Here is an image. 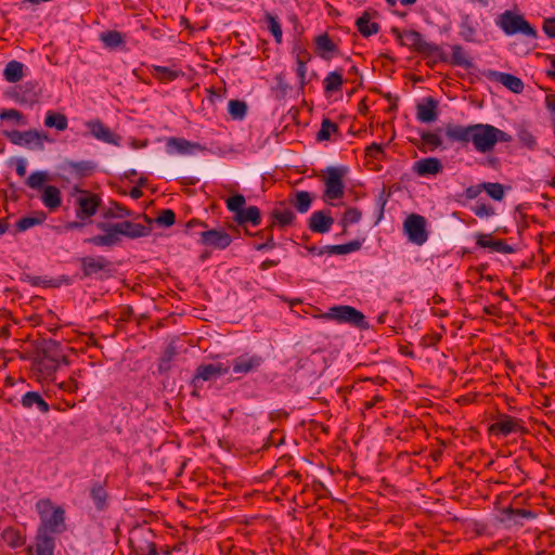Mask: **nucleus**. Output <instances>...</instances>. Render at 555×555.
<instances>
[{"instance_id": "27", "label": "nucleus", "mask_w": 555, "mask_h": 555, "mask_svg": "<svg viewBox=\"0 0 555 555\" xmlns=\"http://www.w3.org/2000/svg\"><path fill=\"white\" fill-rule=\"evenodd\" d=\"M233 219L236 225L241 228H244L247 223L258 227L262 222L261 211L257 206L245 207Z\"/></svg>"}, {"instance_id": "56", "label": "nucleus", "mask_w": 555, "mask_h": 555, "mask_svg": "<svg viewBox=\"0 0 555 555\" xmlns=\"http://www.w3.org/2000/svg\"><path fill=\"white\" fill-rule=\"evenodd\" d=\"M246 199L243 194L234 193L225 199L227 209L236 216L242 209L245 208Z\"/></svg>"}, {"instance_id": "64", "label": "nucleus", "mask_w": 555, "mask_h": 555, "mask_svg": "<svg viewBox=\"0 0 555 555\" xmlns=\"http://www.w3.org/2000/svg\"><path fill=\"white\" fill-rule=\"evenodd\" d=\"M365 156L370 158H374L377 160H383L386 158V153L384 150V145L373 142L365 149Z\"/></svg>"}, {"instance_id": "6", "label": "nucleus", "mask_w": 555, "mask_h": 555, "mask_svg": "<svg viewBox=\"0 0 555 555\" xmlns=\"http://www.w3.org/2000/svg\"><path fill=\"white\" fill-rule=\"evenodd\" d=\"M495 498L496 500L493 503L494 520L505 528L522 526L524 519H532L535 517L534 513L529 509L513 508L508 493H495Z\"/></svg>"}, {"instance_id": "17", "label": "nucleus", "mask_w": 555, "mask_h": 555, "mask_svg": "<svg viewBox=\"0 0 555 555\" xmlns=\"http://www.w3.org/2000/svg\"><path fill=\"white\" fill-rule=\"evenodd\" d=\"M89 133L99 141L118 145L119 137L116 135L101 119H91L85 122Z\"/></svg>"}, {"instance_id": "57", "label": "nucleus", "mask_w": 555, "mask_h": 555, "mask_svg": "<svg viewBox=\"0 0 555 555\" xmlns=\"http://www.w3.org/2000/svg\"><path fill=\"white\" fill-rule=\"evenodd\" d=\"M27 134L29 137L24 138V142L22 146H26L29 150L33 151H44V144L41 142H38V130L36 129H29L27 130Z\"/></svg>"}, {"instance_id": "32", "label": "nucleus", "mask_w": 555, "mask_h": 555, "mask_svg": "<svg viewBox=\"0 0 555 555\" xmlns=\"http://www.w3.org/2000/svg\"><path fill=\"white\" fill-rule=\"evenodd\" d=\"M363 240H353L345 244L338 245H326L319 250V256L324 254L328 255H347L357 250H360L362 247Z\"/></svg>"}, {"instance_id": "33", "label": "nucleus", "mask_w": 555, "mask_h": 555, "mask_svg": "<svg viewBox=\"0 0 555 555\" xmlns=\"http://www.w3.org/2000/svg\"><path fill=\"white\" fill-rule=\"evenodd\" d=\"M100 40L108 50L126 48V36L118 30H107L100 34Z\"/></svg>"}, {"instance_id": "52", "label": "nucleus", "mask_w": 555, "mask_h": 555, "mask_svg": "<svg viewBox=\"0 0 555 555\" xmlns=\"http://www.w3.org/2000/svg\"><path fill=\"white\" fill-rule=\"evenodd\" d=\"M274 81L275 86L272 89L276 91L275 98L278 100H284L292 90V86L286 81L283 73L275 75Z\"/></svg>"}, {"instance_id": "7", "label": "nucleus", "mask_w": 555, "mask_h": 555, "mask_svg": "<svg viewBox=\"0 0 555 555\" xmlns=\"http://www.w3.org/2000/svg\"><path fill=\"white\" fill-rule=\"evenodd\" d=\"M62 344L54 339H43L36 347V356L33 359V369L48 376L53 375L57 370V357Z\"/></svg>"}, {"instance_id": "25", "label": "nucleus", "mask_w": 555, "mask_h": 555, "mask_svg": "<svg viewBox=\"0 0 555 555\" xmlns=\"http://www.w3.org/2000/svg\"><path fill=\"white\" fill-rule=\"evenodd\" d=\"M202 150V146L197 142H191L184 138H175L171 137L166 142V151L168 154H183L190 155L194 154L195 151Z\"/></svg>"}, {"instance_id": "24", "label": "nucleus", "mask_w": 555, "mask_h": 555, "mask_svg": "<svg viewBox=\"0 0 555 555\" xmlns=\"http://www.w3.org/2000/svg\"><path fill=\"white\" fill-rule=\"evenodd\" d=\"M413 171L420 177L437 176L443 171V165L439 158L426 157L413 164Z\"/></svg>"}, {"instance_id": "40", "label": "nucleus", "mask_w": 555, "mask_h": 555, "mask_svg": "<svg viewBox=\"0 0 555 555\" xmlns=\"http://www.w3.org/2000/svg\"><path fill=\"white\" fill-rule=\"evenodd\" d=\"M335 134L340 137V130L336 122L332 121L330 118H323L321 121V127L317 132V141L323 142L331 140V135Z\"/></svg>"}, {"instance_id": "14", "label": "nucleus", "mask_w": 555, "mask_h": 555, "mask_svg": "<svg viewBox=\"0 0 555 555\" xmlns=\"http://www.w3.org/2000/svg\"><path fill=\"white\" fill-rule=\"evenodd\" d=\"M324 171L326 177L322 179L325 186L323 197L330 201L343 198L345 193L344 178L348 173V167L328 166Z\"/></svg>"}, {"instance_id": "43", "label": "nucleus", "mask_w": 555, "mask_h": 555, "mask_svg": "<svg viewBox=\"0 0 555 555\" xmlns=\"http://www.w3.org/2000/svg\"><path fill=\"white\" fill-rule=\"evenodd\" d=\"M513 140L512 135L503 130L488 125V153L491 152L498 142L508 143Z\"/></svg>"}, {"instance_id": "53", "label": "nucleus", "mask_w": 555, "mask_h": 555, "mask_svg": "<svg viewBox=\"0 0 555 555\" xmlns=\"http://www.w3.org/2000/svg\"><path fill=\"white\" fill-rule=\"evenodd\" d=\"M292 53L295 55L296 65H299L300 63L307 65L312 59L311 53L305 44L300 42V40L295 41Z\"/></svg>"}, {"instance_id": "23", "label": "nucleus", "mask_w": 555, "mask_h": 555, "mask_svg": "<svg viewBox=\"0 0 555 555\" xmlns=\"http://www.w3.org/2000/svg\"><path fill=\"white\" fill-rule=\"evenodd\" d=\"M102 221H111L114 219H125V218H133L138 219L139 215L134 212L132 209L128 208L124 204L117 201H111L109 207L102 208L101 211Z\"/></svg>"}, {"instance_id": "16", "label": "nucleus", "mask_w": 555, "mask_h": 555, "mask_svg": "<svg viewBox=\"0 0 555 555\" xmlns=\"http://www.w3.org/2000/svg\"><path fill=\"white\" fill-rule=\"evenodd\" d=\"M264 363V358L260 354L254 353L250 354L245 352L232 361L233 372L236 374H249L257 372L261 365Z\"/></svg>"}, {"instance_id": "3", "label": "nucleus", "mask_w": 555, "mask_h": 555, "mask_svg": "<svg viewBox=\"0 0 555 555\" xmlns=\"http://www.w3.org/2000/svg\"><path fill=\"white\" fill-rule=\"evenodd\" d=\"M390 31L396 37V40L400 46L408 47L410 50L422 54L424 57L437 55L440 61H448V55L442 48L438 44L425 41L420 31L414 29L401 31L395 26L391 27Z\"/></svg>"}, {"instance_id": "44", "label": "nucleus", "mask_w": 555, "mask_h": 555, "mask_svg": "<svg viewBox=\"0 0 555 555\" xmlns=\"http://www.w3.org/2000/svg\"><path fill=\"white\" fill-rule=\"evenodd\" d=\"M313 196L307 191H296L291 203L299 214L307 212L312 205Z\"/></svg>"}, {"instance_id": "42", "label": "nucleus", "mask_w": 555, "mask_h": 555, "mask_svg": "<svg viewBox=\"0 0 555 555\" xmlns=\"http://www.w3.org/2000/svg\"><path fill=\"white\" fill-rule=\"evenodd\" d=\"M264 22L267 23V29L274 38V41L280 44L283 40L282 25L276 15L270 12H266L263 15Z\"/></svg>"}, {"instance_id": "11", "label": "nucleus", "mask_w": 555, "mask_h": 555, "mask_svg": "<svg viewBox=\"0 0 555 555\" xmlns=\"http://www.w3.org/2000/svg\"><path fill=\"white\" fill-rule=\"evenodd\" d=\"M81 275L80 280L94 279L105 281L115 274V268L111 260L104 256H85L79 259Z\"/></svg>"}, {"instance_id": "41", "label": "nucleus", "mask_w": 555, "mask_h": 555, "mask_svg": "<svg viewBox=\"0 0 555 555\" xmlns=\"http://www.w3.org/2000/svg\"><path fill=\"white\" fill-rule=\"evenodd\" d=\"M195 388L203 387L204 382H215L217 379L211 364H199L192 376Z\"/></svg>"}, {"instance_id": "13", "label": "nucleus", "mask_w": 555, "mask_h": 555, "mask_svg": "<svg viewBox=\"0 0 555 555\" xmlns=\"http://www.w3.org/2000/svg\"><path fill=\"white\" fill-rule=\"evenodd\" d=\"M74 191L81 194L75 202L77 219L92 220V217L102 211L103 199L100 194L83 190L78 185L74 188Z\"/></svg>"}, {"instance_id": "59", "label": "nucleus", "mask_w": 555, "mask_h": 555, "mask_svg": "<svg viewBox=\"0 0 555 555\" xmlns=\"http://www.w3.org/2000/svg\"><path fill=\"white\" fill-rule=\"evenodd\" d=\"M284 442V435L279 429H272L259 451L268 450L270 447H279Z\"/></svg>"}, {"instance_id": "55", "label": "nucleus", "mask_w": 555, "mask_h": 555, "mask_svg": "<svg viewBox=\"0 0 555 555\" xmlns=\"http://www.w3.org/2000/svg\"><path fill=\"white\" fill-rule=\"evenodd\" d=\"M390 196H391V191L387 190L386 186H383V189L377 194V196L375 198V205L377 207V217H376L375 223H378L384 218L385 206H386L388 199L390 198Z\"/></svg>"}, {"instance_id": "51", "label": "nucleus", "mask_w": 555, "mask_h": 555, "mask_svg": "<svg viewBox=\"0 0 555 555\" xmlns=\"http://www.w3.org/2000/svg\"><path fill=\"white\" fill-rule=\"evenodd\" d=\"M460 35L465 41H474L476 29L469 15H464L460 24Z\"/></svg>"}, {"instance_id": "34", "label": "nucleus", "mask_w": 555, "mask_h": 555, "mask_svg": "<svg viewBox=\"0 0 555 555\" xmlns=\"http://www.w3.org/2000/svg\"><path fill=\"white\" fill-rule=\"evenodd\" d=\"M151 73L160 83H168L184 76V72L181 69H172L160 65H152Z\"/></svg>"}, {"instance_id": "58", "label": "nucleus", "mask_w": 555, "mask_h": 555, "mask_svg": "<svg viewBox=\"0 0 555 555\" xmlns=\"http://www.w3.org/2000/svg\"><path fill=\"white\" fill-rule=\"evenodd\" d=\"M362 218V212L357 207H348L340 220L343 228H347L349 224L358 223Z\"/></svg>"}, {"instance_id": "9", "label": "nucleus", "mask_w": 555, "mask_h": 555, "mask_svg": "<svg viewBox=\"0 0 555 555\" xmlns=\"http://www.w3.org/2000/svg\"><path fill=\"white\" fill-rule=\"evenodd\" d=\"M40 514V525L38 529H43L47 534H60L66 530L65 511L61 506L53 507L52 502L40 500L37 503Z\"/></svg>"}, {"instance_id": "37", "label": "nucleus", "mask_w": 555, "mask_h": 555, "mask_svg": "<svg viewBox=\"0 0 555 555\" xmlns=\"http://www.w3.org/2000/svg\"><path fill=\"white\" fill-rule=\"evenodd\" d=\"M25 65L16 60L7 63L3 70V78L11 83L18 82L24 77Z\"/></svg>"}, {"instance_id": "29", "label": "nucleus", "mask_w": 555, "mask_h": 555, "mask_svg": "<svg viewBox=\"0 0 555 555\" xmlns=\"http://www.w3.org/2000/svg\"><path fill=\"white\" fill-rule=\"evenodd\" d=\"M35 555H54L56 546L55 538L44 533L43 529H37Z\"/></svg>"}, {"instance_id": "39", "label": "nucleus", "mask_w": 555, "mask_h": 555, "mask_svg": "<svg viewBox=\"0 0 555 555\" xmlns=\"http://www.w3.org/2000/svg\"><path fill=\"white\" fill-rule=\"evenodd\" d=\"M44 126L48 128H54L57 131H64L67 129L68 119L66 115L50 109L46 113Z\"/></svg>"}, {"instance_id": "35", "label": "nucleus", "mask_w": 555, "mask_h": 555, "mask_svg": "<svg viewBox=\"0 0 555 555\" xmlns=\"http://www.w3.org/2000/svg\"><path fill=\"white\" fill-rule=\"evenodd\" d=\"M48 215L43 210H36L30 216H25L15 222V229L17 232H25L28 229L44 223Z\"/></svg>"}, {"instance_id": "20", "label": "nucleus", "mask_w": 555, "mask_h": 555, "mask_svg": "<svg viewBox=\"0 0 555 555\" xmlns=\"http://www.w3.org/2000/svg\"><path fill=\"white\" fill-rule=\"evenodd\" d=\"M89 498L91 499L96 512H105L109 506L106 480H92L89 488Z\"/></svg>"}, {"instance_id": "5", "label": "nucleus", "mask_w": 555, "mask_h": 555, "mask_svg": "<svg viewBox=\"0 0 555 555\" xmlns=\"http://www.w3.org/2000/svg\"><path fill=\"white\" fill-rule=\"evenodd\" d=\"M444 132L451 142H457L462 146H467L472 142L476 151L486 153V124L469 126L448 124Z\"/></svg>"}, {"instance_id": "31", "label": "nucleus", "mask_w": 555, "mask_h": 555, "mask_svg": "<svg viewBox=\"0 0 555 555\" xmlns=\"http://www.w3.org/2000/svg\"><path fill=\"white\" fill-rule=\"evenodd\" d=\"M275 228V222H270L266 228L255 232V236L264 240L263 243H254V249L258 251H268L274 249L276 247V242L273 237V230Z\"/></svg>"}, {"instance_id": "47", "label": "nucleus", "mask_w": 555, "mask_h": 555, "mask_svg": "<svg viewBox=\"0 0 555 555\" xmlns=\"http://www.w3.org/2000/svg\"><path fill=\"white\" fill-rule=\"evenodd\" d=\"M488 250L504 255L516 251V249L504 240L496 238L491 234H488Z\"/></svg>"}, {"instance_id": "12", "label": "nucleus", "mask_w": 555, "mask_h": 555, "mask_svg": "<svg viewBox=\"0 0 555 555\" xmlns=\"http://www.w3.org/2000/svg\"><path fill=\"white\" fill-rule=\"evenodd\" d=\"M321 318L336 321L339 324H349L361 331L370 328V323L363 312L348 305L331 307Z\"/></svg>"}, {"instance_id": "30", "label": "nucleus", "mask_w": 555, "mask_h": 555, "mask_svg": "<svg viewBox=\"0 0 555 555\" xmlns=\"http://www.w3.org/2000/svg\"><path fill=\"white\" fill-rule=\"evenodd\" d=\"M315 53L323 60H330L332 56L327 53L338 54L339 49L333 42L328 34L324 33L314 38Z\"/></svg>"}, {"instance_id": "54", "label": "nucleus", "mask_w": 555, "mask_h": 555, "mask_svg": "<svg viewBox=\"0 0 555 555\" xmlns=\"http://www.w3.org/2000/svg\"><path fill=\"white\" fill-rule=\"evenodd\" d=\"M0 120H13L18 126L27 124L25 115L14 108H0Z\"/></svg>"}, {"instance_id": "61", "label": "nucleus", "mask_w": 555, "mask_h": 555, "mask_svg": "<svg viewBox=\"0 0 555 555\" xmlns=\"http://www.w3.org/2000/svg\"><path fill=\"white\" fill-rule=\"evenodd\" d=\"M155 222L165 228H169L176 223V214L172 209H163L155 218Z\"/></svg>"}, {"instance_id": "26", "label": "nucleus", "mask_w": 555, "mask_h": 555, "mask_svg": "<svg viewBox=\"0 0 555 555\" xmlns=\"http://www.w3.org/2000/svg\"><path fill=\"white\" fill-rule=\"evenodd\" d=\"M377 11L366 10L356 20V27L358 31L365 38L375 35L379 31L380 26L376 22H371L372 16L377 15Z\"/></svg>"}, {"instance_id": "21", "label": "nucleus", "mask_w": 555, "mask_h": 555, "mask_svg": "<svg viewBox=\"0 0 555 555\" xmlns=\"http://www.w3.org/2000/svg\"><path fill=\"white\" fill-rule=\"evenodd\" d=\"M63 168L76 179H83L93 175L96 169V164L93 160L75 162L65 159L63 163Z\"/></svg>"}, {"instance_id": "2", "label": "nucleus", "mask_w": 555, "mask_h": 555, "mask_svg": "<svg viewBox=\"0 0 555 555\" xmlns=\"http://www.w3.org/2000/svg\"><path fill=\"white\" fill-rule=\"evenodd\" d=\"M509 408V399L504 395H496L488 400V435L506 437L522 430L521 421L505 413Z\"/></svg>"}, {"instance_id": "18", "label": "nucleus", "mask_w": 555, "mask_h": 555, "mask_svg": "<svg viewBox=\"0 0 555 555\" xmlns=\"http://www.w3.org/2000/svg\"><path fill=\"white\" fill-rule=\"evenodd\" d=\"M439 102L433 96H425L416 105V118L423 124H430L437 120Z\"/></svg>"}, {"instance_id": "50", "label": "nucleus", "mask_w": 555, "mask_h": 555, "mask_svg": "<svg viewBox=\"0 0 555 555\" xmlns=\"http://www.w3.org/2000/svg\"><path fill=\"white\" fill-rule=\"evenodd\" d=\"M446 63H450L453 66H462L466 68L472 65L470 62L465 56L463 48L459 44L452 47L451 57H448V61Z\"/></svg>"}, {"instance_id": "38", "label": "nucleus", "mask_w": 555, "mask_h": 555, "mask_svg": "<svg viewBox=\"0 0 555 555\" xmlns=\"http://www.w3.org/2000/svg\"><path fill=\"white\" fill-rule=\"evenodd\" d=\"M344 83L343 69L331 72L323 79V89L325 94H332L340 91Z\"/></svg>"}, {"instance_id": "4", "label": "nucleus", "mask_w": 555, "mask_h": 555, "mask_svg": "<svg viewBox=\"0 0 555 555\" xmlns=\"http://www.w3.org/2000/svg\"><path fill=\"white\" fill-rule=\"evenodd\" d=\"M52 181V176L46 170H36L26 179L25 183L31 190L40 192V201L50 211H56L62 206L61 190L48 184Z\"/></svg>"}, {"instance_id": "46", "label": "nucleus", "mask_w": 555, "mask_h": 555, "mask_svg": "<svg viewBox=\"0 0 555 555\" xmlns=\"http://www.w3.org/2000/svg\"><path fill=\"white\" fill-rule=\"evenodd\" d=\"M270 217L272 219L271 222H275V227L279 225L281 228L293 224L294 220L296 219V216L289 209H273L270 214Z\"/></svg>"}, {"instance_id": "19", "label": "nucleus", "mask_w": 555, "mask_h": 555, "mask_svg": "<svg viewBox=\"0 0 555 555\" xmlns=\"http://www.w3.org/2000/svg\"><path fill=\"white\" fill-rule=\"evenodd\" d=\"M333 224L334 218L330 209L313 211L308 220L309 230L318 234L330 232Z\"/></svg>"}, {"instance_id": "60", "label": "nucleus", "mask_w": 555, "mask_h": 555, "mask_svg": "<svg viewBox=\"0 0 555 555\" xmlns=\"http://www.w3.org/2000/svg\"><path fill=\"white\" fill-rule=\"evenodd\" d=\"M512 190L511 185H503L501 183H491L488 182V196H490L494 201H502L505 195V191Z\"/></svg>"}, {"instance_id": "49", "label": "nucleus", "mask_w": 555, "mask_h": 555, "mask_svg": "<svg viewBox=\"0 0 555 555\" xmlns=\"http://www.w3.org/2000/svg\"><path fill=\"white\" fill-rule=\"evenodd\" d=\"M517 138L522 147L533 151L538 146V141L534 134L527 128L520 127L517 131Z\"/></svg>"}, {"instance_id": "22", "label": "nucleus", "mask_w": 555, "mask_h": 555, "mask_svg": "<svg viewBox=\"0 0 555 555\" xmlns=\"http://www.w3.org/2000/svg\"><path fill=\"white\" fill-rule=\"evenodd\" d=\"M488 78L498 83H501L506 89L516 94H520L525 89V83L519 77L508 73L488 70Z\"/></svg>"}, {"instance_id": "48", "label": "nucleus", "mask_w": 555, "mask_h": 555, "mask_svg": "<svg viewBox=\"0 0 555 555\" xmlns=\"http://www.w3.org/2000/svg\"><path fill=\"white\" fill-rule=\"evenodd\" d=\"M247 104L241 100H230L228 103V112L235 120H243L247 114Z\"/></svg>"}, {"instance_id": "63", "label": "nucleus", "mask_w": 555, "mask_h": 555, "mask_svg": "<svg viewBox=\"0 0 555 555\" xmlns=\"http://www.w3.org/2000/svg\"><path fill=\"white\" fill-rule=\"evenodd\" d=\"M22 281L28 282L34 287H46V288H52L51 282L52 279H48L47 276H38V275H30V274H23Z\"/></svg>"}, {"instance_id": "28", "label": "nucleus", "mask_w": 555, "mask_h": 555, "mask_svg": "<svg viewBox=\"0 0 555 555\" xmlns=\"http://www.w3.org/2000/svg\"><path fill=\"white\" fill-rule=\"evenodd\" d=\"M35 86L34 82L27 81L21 87L22 91L9 90L5 95L20 104H34L37 101V94L34 92Z\"/></svg>"}, {"instance_id": "15", "label": "nucleus", "mask_w": 555, "mask_h": 555, "mask_svg": "<svg viewBox=\"0 0 555 555\" xmlns=\"http://www.w3.org/2000/svg\"><path fill=\"white\" fill-rule=\"evenodd\" d=\"M426 225L427 220L425 217L418 214H411L403 221V234L410 243L416 246H422L428 240Z\"/></svg>"}, {"instance_id": "10", "label": "nucleus", "mask_w": 555, "mask_h": 555, "mask_svg": "<svg viewBox=\"0 0 555 555\" xmlns=\"http://www.w3.org/2000/svg\"><path fill=\"white\" fill-rule=\"evenodd\" d=\"M186 232H190L195 227H202L205 230L199 232L198 244L210 247L212 249L223 250L228 248L233 242V237L225 230L218 229H207L208 224L205 221H201L199 219L193 218L189 220L185 224Z\"/></svg>"}, {"instance_id": "8", "label": "nucleus", "mask_w": 555, "mask_h": 555, "mask_svg": "<svg viewBox=\"0 0 555 555\" xmlns=\"http://www.w3.org/2000/svg\"><path fill=\"white\" fill-rule=\"evenodd\" d=\"M496 26L506 35H522L526 38L535 40L537 29L524 17V15L506 10L495 18Z\"/></svg>"}, {"instance_id": "36", "label": "nucleus", "mask_w": 555, "mask_h": 555, "mask_svg": "<svg viewBox=\"0 0 555 555\" xmlns=\"http://www.w3.org/2000/svg\"><path fill=\"white\" fill-rule=\"evenodd\" d=\"M21 403L26 409H30L33 405H36V408L43 414L50 411V404L37 391L26 392L22 397Z\"/></svg>"}, {"instance_id": "62", "label": "nucleus", "mask_w": 555, "mask_h": 555, "mask_svg": "<svg viewBox=\"0 0 555 555\" xmlns=\"http://www.w3.org/2000/svg\"><path fill=\"white\" fill-rule=\"evenodd\" d=\"M421 139L422 143L430 146L431 150L437 149L442 144V140L438 132L422 131Z\"/></svg>"}, {"instance_id": "45", "label": "nucleus", "mask_w": 555, "mask_h": 555, "mask_svg": "<svg viewBox=\"0 0 555 555\" xmlns=\"http://www.w3.org/2000/svg\"><path fill=\"white\" fill-rule=\"evenodd\" d=\"M2 538L5 541V543L12 548L20 547L24 545L26 542L25 535L18 529H15L13 527L4 529Z\"/></svg>"}, {"instance_id": "1", "label": "nucleus", "mask_w": 555, "mask_h": 555, "mask_svg": "<svg viewBox=\"0 0 555 555\" xmlns=\"http://www.w3.org/2000/svg\"><path fill=\"white\" fill-rule=\"evenodd\" d=\"M94 225L102 233L85 238L83 243L95 247L112 248L120 244L121 236L135 240L149 236L152 232V227L131 220L120 222L96 221Z\"/></svg>"}]
</instances>
